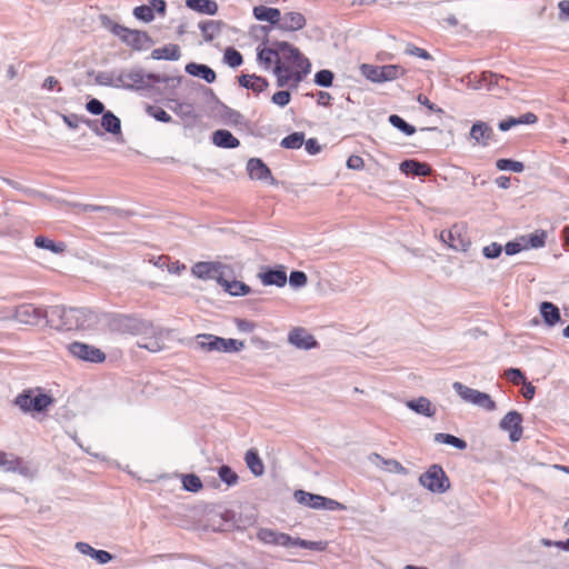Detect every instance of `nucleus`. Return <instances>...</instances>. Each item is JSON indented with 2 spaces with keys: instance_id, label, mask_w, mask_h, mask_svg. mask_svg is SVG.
Returning a JSON list of instances; mask_svg holds the SVG:
<instances>
[{
  "instance_id": "ddd939ff",
  "label": "nucleus",
  "mask_w": 569,
  "mask_h": 569,
  "mask_svg": "<svg viewBox=\"0 0 569 569\" xmlns=\"http://www.w3.org/2000/svg\"><path fill=\"white\" fill-rule=\"evenodd\" d=\"M440 239L455 250H466L470 243L462 227L455 224L440 233Z\"/></svg>"
},
{
  "instance_id": "a878e982",
  "label": "nucleus",
  "mask_w": 569,
  "mask_h": 569,
  "mask_svg": "<svg viewBox=\"0 0 569 569\" xmlns=\"http://www.w3.org/2000/svg\"><path fill=\"white\" fill-rule=\"evenodd\" d=\"M540 313L548 326H555L560 321V311L552 302L545 301L540 305Z\"/></svg>"
},
{
  "instance_id": "2f4dec72",
  "label": "nucleus",
  "mask_w": 569,
  "mask_h": 569,
  "mask_svg": "<svg viewBox=\"0 0 569 569\" xmlns=\"http://www.w3.org/2000/svg\"><path fill=\"white\" fill-rule=\"evenodd\" d=\"M34 244L38 248L47 249L54 253H62L66 251V248H67L64 242H54L53 240H51L47 237H43V236L37 237L34 239Z\"/></svg>"
},
{
  "instance_id": "a211bd4d",
  "label": "nucleus",
  "mask_w": 569,
  "mask_h": 569,
  "mask_svg": "<svg viewBox=\"0 0 569 569\" xmlns=\"http://www.w3.org/2000/svg\"><path fill=\"white\" fill-rule=\"evenodd\" d=\"M400 170L407 176L427 177L431 174V167L417 160H405L400 163Z\"/></svg>"
},
{
  "instance_id": "f704fd0d",
  "label": "nucleus",
  "mask_w": 569,
  "mask_h": 569,
  "mask_svg": "<svg viewBox=\"0 0 569 569\" xmlns=\"http://www.w3.org/2000/svg\"><path fill=\"white\" fill-rule=\"evenodd\" d=\"M405 74V69L397 64L380 66V80L391 81Z\"/></svg>"
},
{
  "instance_id": "c85d7f7f",
  "label": "nucleus",
  "mask_w": 569,
  "mask_h": 569,
  "mask_svg": "<svg viewBox=\"0 0 569 569\" xmlns=\"http://www.w3.org/2000/svg\"><path fill=\"white\" fill-rule=\"evenodd\" d=\"M280 57V47L278 50H273L271 48H263L258 52V61L264 67V69H270L272 63H278V59Z\"/></svg>"
},
{
  "instance_id": "864d4df0",
  "label": "nucleus",
  "mask_w": 569,
  "mask_h": 569,
  "mask_svg": "<svg viewBox=\"0 0 569 569\" xmlns=\"http://www.w3.org/2000/svg\"><path fill=\"white\" fill-rule=\"evenodd\" d=\"M405 51L407 54L415 56L425 60L431 59V54L427 50L416 47L411 43L406 47Z\"/></svg>"
},
{
  "instance_id": "4c0bfd02",
  "label": "nucleus",
  "mask_w": 569,
  "mask_h": 569,
  "mask_svg": "<svg viewBox=\"0 0 569 569\" xmlns=\"http://www.w3.org/2000/svg\"><path fill=\"white\" fill-rule=\"evenodd\" d=\"M436 440L438 442H442V443H447V445H451L458 449H466L467 448V443L465 440L458 438V437H455L452 435H448V433H437L436 435Z\"/></svg>"
},
{
  "instance_id": "5fc2aeb1",
  "label": "nucleus",
  "mask_w": 569,
  "mask_h": 569,
  "mask_svg": "<svg viewBox=\"0 0 569 569\" xmlns=\"http://www.w3.org/2000/svg\"><path fill=\"white\" fill-rule=\"evenodd\" d=\"M290 98H291L290 92L282 90V91L276 92L272 96L271 100L273 103H276L280 107H284L290 102Z\"/></svg>"
},
{
  "instance_id": "39448f33",
  "label": "nucleus",
  "mask_w": 569,
  "mask_h": 569,
  "mask_svg": "<svg viewBox=\"0 0 569 569\" xmlns=\"http://www.w3.org/2000/svg\"><path fill=\"white\" fill-rule=\"evenodd\" d=\"M452 387L459 397L466 402L478 406L487 411H493L497 407L490 395L486 392L469 388L458 381L453 382Z\"/></svg>"
},
{
  "instance_id": "a19ab883",
  "label": "nucleus",
  "mask_w": 569,
  "mask_h": 569,
  "mask_svg": "<svg viewBox=\"0 0 569 569\" xmlns=\"http://www.w3.org/2000/svg\"><path fill=\"white\" fill-rule=\"evenodd\" d=\"M146 111L150 117L154 118L158 121L168 123L172 120L171 116L160 107L147 106Z\"/></svg>"
},
{
  "instance_id": "8fccbe9b",
  "label": "nucleus",
  "mask_w": 569,
  "mask_h": 569,
  "mask_svg": "<svg viewBox=\"0 0 569 569\" xmlns=\"http://www.w3.org/2000/svg\"><path fill=\"white\" fill-rule=\"evenodd\" d=\"M506 378L515 386L522 385L526 381V377L520 369L510 368L505 371Z\"/></svg>"
},
{
  "instance_id": "f03ea898",
  "label": "nucleus",
  "mask_w": 569,
  "mask_h": 569,
  "mask_svg": "<svg viewBox=\"0 0 569 569\" xmlns=\"http://www.w3.org/2000/svg\"><path fill=\"white\" fill-rule=\"evenodd\" d=\"M99 321L98 313L87 308L54 306L49 310V322L61 330H91Z\"/></svg>"
},
{
  "instance_id": "774afa93",
  "label": "nucleus",
  "mask_w": 569,
  "mask_h": 569,
  "mask_svg": "<svg viewBox=\"0 0 569 569\" xmlns=\"http://www.w3.org/2000/svg\"><path fill=\"white\" fill-rule=\"evenodd\" d=\"M332 97L327 91H319L317 94V103L319 106L329 107L331 104Z\"/></svg>"
},
{
  "instance_id": "7c9ffc66",
  "label": "nucleus",
  "mask_w": 569,
  "mask_h": 569,
  "mask_svg": "<svg viewBox=\"0 0 569 569\" xmlns=\"http://www.w3.org/2000/svg\"><path fill=\"white\" fill-rule=\"evenodd\" d=\"M170 109L183 120H196L197 113L192 103L174 101Z\"/></svg>"
},
{
  "instance_id": "1a4fd4ad",
  "label": "nucleus",
  "mask_w": 569,
  "mask_h": 569,
  "mask_svg": "<svg viewBox=\"0 0 569 569\" xmlns=\"http://www.w3.org/2000/svg\"><path fill=\"white\" fill-rule=\"evenodd\" d=\"M44 318L49 319V311L34 307L31 303H23L17 307L13 315L14 320L29 326L38 325Z\"/></svg>"
},
{
  "instance_id": "c756f323",
  "label": "nucleus",
  "mask_w": 569,
  "mask_h": 569,
  "mask_svg": "<svg viewBox=\"0 0 569 569\" xmlns=\"http://www.w3.org/2000/svg\"><path fill=\"white\" fill-rule=\"evenodd\" d=\"M244 461L253 475L261 476L263 473L264 467L256 450H248L244 456Z\"/></svg>"
},
{
  "instance_id": "09e8293b",
  "label": "nucleus",
  "mask_w": 569,
  "mask_h": 569,
  "mask_svg": "<svg viewBox=\"0 0 569 569\" xmlns=\"http://www.w3.org/2000/svg\"><path fill=\"white\" fill-rule=\"evenodd\" d=\"M333 81V73L330 70H320L315 76V82L321 87H330Z\"/></svg>"
},
{
  "instance_id": "4468645a",
  "label": "nucleus",
  "mask_w": 569,
  "mask_h": 569,
  "mask_svg": "<svg viewBox=\"0 0 569 569\" xmlns=\"http://www.w3.org/2000/svg\"><path fill=\"white\" fill-rule=\"evenodd\" d=\"M258 539L267 545L291 547L293 538L284 532H278L269 528H262L257 533Z\"/></svg>"
},
{
  "instance_id": "9d476101",
  "label": "nucleus",
  "mask_w": 569,
  "mask_h": 569,
  "mask_svg": "<svg viewBox=\"0 0 569 569\" xmlns=\"http://www.w3.org/2000/svg\"><path fill=\"white\" fill-rule=\"evenodd\" d=\"M223 264L216 261H200L192 266L191 273L193 277L201 280H217L221 283L223 276Z\"/></svg>"
},
{
  "instance_id": "3c124183",
  "label": "nucleus",
  "mask_w": 569,
  "mask_h": 569,
  "mask_svg": "<svg viewBox=\"0 0 569 569\" xmlns=\"http://www.w3.org/2000/svg\"><path fill=\"white\" fill-rule=\"evenodd\" d=\"M291 546L301 547L310 550H322L325 547L320 541H308L300 538H293Z\"/></svg>"
},
{
  "instance_id": "f257e3e1",
  "label": "nucleus",
  "mask_w": 569,
  "mask_h": 569,
  "mask_svg": "<svg viewBox=\"0 0 569 569\" xmlns=\"http://www.w3.org/2000/svg\"><path fill=\"white\" fill-rule=\"evenodd\" d=\"M309 71V60L297 48L287 42L280 43V57L273 69L279 87H298Z\"/></svg>"
},
{
  "instance_id": "6e6552de",
  "label": "nucleus",
  "mask_w": 569,
  "mask_h": 569,
  "mask_svg": "<svg viewBox=\"0 0 569 569\" xmlns=\"http://www.w3.org/2000/svg\"><path fill=\"white\" fill-rule=\"evenodd\" d=\"M110 31L120 38L123 42L137 50L143 49L150 41L147 32L132 30L118 23H113L110 28Z\"/></svg>"
},
{
  "instance_id": "6e6d98bb",
  "label": "nucleus",
  "mask_w": 569,
  "mask_h": 569,
  "mask_svg": "<svg viewBox=\"0 0 569 569\" xmlns=\"http://www.w3.org/2000/svg\"><path fill=\"white\" fill-rule=\"evenodd\" d=\"M73 210L79 212H92V211H101L104 209L102 206L97 204H84V203H70L69 204Z\"/></svg>"
},
{
  "instance_id": "7ed1b4c3",
  "label": "nucleus",
  "mask_w": 569,
  "mask_h": 569,
  "mask_svg": "<svg viewBox=\"0 0 569 569\" xmlns=\"http://www.w3.org/2000/svg\"><path fill=\"white\" fill-rule=\"evenodd\" d=\"M199 348L207 352H238L244 343L237 339H226L210 333H200L196 337Z\"/></svg>"
},
{
  "instance_id": "a18cd8bd",
  "label": "nucleus",
  "mask_w": 569,
  "mask_h": 569,
  "mask_svg": "<svg viewBox=\"0 0 569 569\" xmlns=\"http://www.w3.org/2000/svg\"><path fill=\"white\" fill-rule=\"evenodd\" d=\"M218 475L220 479L229 486L236 485L238 481V476L232 469L228 466H221L219 468Z\"/></svg>"
},
{
  "instance_id": "412c9836",
  "label": "nucleus",
  "mask_w": 569,
  "mask_h": 569,
  "mask_svg": "<svg viewBox=\"0 0 569 569\" xmlns=\"http://www.w3.org/2000/svg\"><path fill=\"white\" fill-rule=\"evenodd\" d=\"M492 136V128L486 122L478 121L471 127L470 137L479 144L487 146Z\"/></svg>"
},
{
  "instance_id": "b1692460",
  "label": "nucleus",
  "mask_w": 569,
  "mask_h": 569,
  "mask_svg": "<svg viewBox=\"0 0 569 569\" xmlns=\"http://www.w3.org/2000/svg\"><path fill=\"white\" fill-rule=\"evenodd\" d=\"M186 71L194 77H200L207 82L211 83L216 80V72L206 64L189 63L186 67Z\"/></svg>"
},
{
  "instance_id": "c9c22d12",
  "label": "nucleus",
  "mask_w": 569,
  "mask_h": 569,
  "mask_svg": "<svg viewBox=\"0 0 569 569\" xmlns=\"http://www.w3.org/2000/svg\"><path fill=\"white\" fill-rule=\"evenodd\" d=\"M220 284L224 287L226 291H228L232 296H243L249 292V287L243 282L237 280L228 281L222 277Z\"/></svg>"
},
{
  "instance_id": "423d86ee",
  "label": "nucleus",
  "mask_w": 569,
  "mask_h": 569,
  "mask_svg": "<svg viewBox=\"0 0 569 569\" xmlns=\"http://www.w3.org/2000/svg\"><path fill=\"white\" fill-rule=\"evenodd\" d=\"M293 497L300 505L312 509L345 510L346 507L332 499L307 492L305 490H296Z\"/></svg>"
},
{
  "instance_id": "4d7b16f0",
  "label": "nucleus",
  "mask_w": 569,
  "mask_h": 569,
  "mask_svg": "<svg viewBox=\"0 0 569 569\" xmlns=\"http://www.w3.org/2000/svg\"><path fill=\"white\" fill-rule=\"evenodd\" d=\"M417 101H418L420 104H422V106H425L426 108H428V110H429V111H431V112H436V113H442V112H443V110H442L441 108H439V107H437L435 103H432V102L428 99V97H427V96H425V94H422V93L418 94V97H417Z\"/></svg>"
},
{
  "instance_id": "58836bf2",
  "label": "nucleus",
  "mask_w": 569,
  "mask_h": 569,
  "mask_svg": "<svg viewBox=\"0 0 569 569\" xmlns=\"http://www.w3.org/2000/svg\"><path fill=\"white\" fill-rule=\"evenodd\" d=\"M182 486L188 491L198 492L202 488V482L198 476L190 473L182 477Z\"/></svg>"
},
{
  "instance_id": "bb28decb",
  "label": "nucleus",
  "mask_w": 569,
  "mask_h": 569,
  "mask_svg": "<svg viewBox=\"0 0 569 569\" xmlns=\"http://www.w3.org/2000/svg\"><path fill=\"white\" fill-rule=\"evenodd\" d=\"M186 4L191 10L211 16L218 12V4L213 0H187Z\"/></svg>"
},
{
  "instance_id": "9b49d317",
  "label": "nucleus",
  "mask_w": 569,
  "mask_h": 569,
  "mask_svg": "<svg viewBox=\"0 0 569 569\" xmlns=\"http://www.w3.org/2000/svg\"><path fill=\"white\" fill-rule=\"evenodd\" d=\"M70 353L81 360L100 363L106 360V355L99 348L83 342H72L69 345Z\"/></svg>"
},
{
  "instance_id": "603ef678",
  "label": "nucleus",
  "mask_w": 569,
  "mask_h": 569,
  "mask_svg": "<svg viewBox=\"0 0 569 569\" xmlns=\"http://www.w3.org/2000/svg\"><path fill=\"white\" fill-rule=\"evenodd\" d=\"M377 458L381 459L383 466H386L387 470L395 472V473H405L406 469L405 467L395 459H383L379 455H376Z\"/></svg>"
},
{
  "instance_id": "69168bd1",
  "label": "nucleus",
  "mask_w": 569,
  "mask_h": 569,
  "mask_svg": "<svg viewBox=\"0 0 569 569\" xmlns=\"http://www.w3.org/2000/svg\"><path fill=\"white\" fill-rule=\"evenodd\" d=\"M170 273H176V274H179L181 273L183 270H186V266L183 263H180V261L176 260V261H172L171 259L169 260V263L167 264V268H166Z\"/></svg>"
},
{
  "instance_id": "cd10ccee",
  "label": "nucleus",
  "mask_w": 569,
  "mask_h": 569,
  "mask_svg": "<svg viewBox=\"0 0 569 569\" xmlns=\"http://www.w3.org/2000/svg\"><path fill=\"white\" fill-rule=\"evenodd\" d=\"M261 280L264 284H274L278 287H282L287 282V273L284 270H267L261 276Z\"/></svg>"
},
{
  "instance_id": "13d9d810",
  "label": "nucleus",
  "mask_w": 569,
  "mask_h": 569,
  "mask_svg": "<svg viewBox=\"0 0 569 569\" xmlns=\"http://www.w3.org/2000/svg\"><path fill=\"white\" fill-rule=\"evenodd\" d=\"M501 250H502L501 246L493 242L489 246H486L483 248L482 252H483L485 257L492 259V258L499 257L501 253Z\"/></svg>"
},
{
  "instance_id": "bf43d9fd",
  "label": "nucleus",
  "mask_w": 569,
  "mask_h": 569,
  "mask_svg": "<svg viewBox=\"0 0 569 569\" xmlns=\"http://www.w3.org/2000/svg\"><path fill=\"white\" fill-rule=\"evenodd\" d=\"M546 242V233L543 231L530 234L529 243L533 248L543 247Z\"/></svg>"
},
{
  "instance_id": "5701e85b",
  "label": "nucleus",
  "mask_w": 569,
  "mask_h": 569,
  "mask_svg": "<svg viewBox=\"0 0 569 569\" xmlns=\"http://www.w3.org/2000/svg\"><path fill=\"white\" fill-rule=\"evenodd\" d=\"M212 142L221 148H237L240 141L228 130H217L212 134Z\"/></svg>"
},
{
  "instance_id": "79ce46f5",
  "label": "nucleus",
  "mask_w": 569,
  "mask_h": 569,
  "mask_svg": "<svg viewBox=\"0 0 569 569\" xmlns=\"http://www.w3.org/2000/svg\"><path fill=\"white\" fill-rule=\"evenodd\" d=\"M499 170H510L512 172H521L523 170V163L511 159H499L496 163Z\"/></svg>"
},
{
  "instance_id": "0eeeda50",
  "label": "nucleus",
  "mask_w": 569,
  "mask_h": 569,
  "mask_svg": "<svg viewBox=\"0 0 569 569\" xmlns=\"http://www.w3.org/2000/svg\"><path fill=\"white\" fill-rule=\"evenodd\" d=\"M419 480L425 488L432 492H445L449 488V479L438 465H432L420 476Z\"/></svg>"
},
{
  "instance_id": "6ab92c4d",
  "label": "nucleus",
  "mask_w": 569,
  "mask_h": 569,
  "mask_svg": "<svg viewBox=\"0 0 569 569\" xmlns=\"http://www.w3.org/2000/svg\"><path fill=\"white\" fill-rule=\"evenodd\" d=\"M0 469L6 472H20L26 470L22 458L0 450Z\"/></svg>"
},
{
  "instance_id": "393cba45",
  "label": "nucleus",
  "mask_w": 569,
  "mask_h": 569,
  "mask_svg": "<svg viewBox=\"0 0 569 569\" xmlns=\"http://www.w3.org/2000/svg\"><path fill=\"white\" fill-rule=\"evenodd\" d=\"M181 56V51L178 44L170 43L161 48H157L152 51L151 57L157 60H178Z\"/></svg>"
},
{
  "instance_id": "4be33fe9",
  "label": "nucleus",
  "mask_w": 569,
  "mask_h": 569,
  "mask_svg": "<svg viewBox=\"0 0 569 569\" xmlns=\"http://www.w3.org/2000/svg\"><path fill=\"white\" fill-rule=\"evenodd\" d=\"M253 17L259 21H267L271 24H277L280 22V10L272 7L267 6H257L252 10Z\"/></svg>"
},
{
  "instance_id": "ea45409f",
  "label": "nucleus",
  "mask_w": 569,
  "mask_h": 569,
  "mask_svg": "<svg viewBox=\"0 0 569 569\" xmlns=\"http://www.w3.org/2000/svg\"><path fill=\"white\" fill-rule=\"evenodd\" d=\"M389 121L393 127H396L407 136H411L416 132V128L413 126L407 123L401 117L397 114H391L389 117Z\"/></svg>"
},
{
  "instance_id": "e433bc0d",
  "label": "nucleus",
  "mask_w": 569,
  "mask_h": 569,
  "mask_svg": "<svg viewBox=\"0 0 569 569\" xmlns=\"http://www.w3.org/2000/svg\"><path fill=\"white\" fill-rule=\"evenodd\" d=\"M305 142L302 132H293L281 140V147L286 149H299Z\"/></svg>"
},
{
  "instance_id": "e2e57ef3",
  "label": "nucleus",
  "mask_w": 569,
  "mask_h": 569,
  "mask_svg": "<svg viewBox=\"0 0 569 569\" xmlns=\"http://www.w3.org/2000/svg\"><path fill=\"white\" fill-rule=\"evenodd\" d=\"M347 167L355 170H360L365 167V161L359 156H350L347 160Z\"/></svg>"
},
{
  "instance_id": "0e129e2a",
  "label": "nucleus",
  "mask_w": 569,
  "mask_h": 569,
  "mask_svg": "<svg viewBox=\"0 0 569 569\" xmlns=\"http://www.w3.org/2000/svg\"><path fill=\"white\" fill-rule=\"evenodd\" d=\"M521 393L527 400H531L536 395V387L531 382L525 381Z\"/></svg>"
},
{
  "instance_id": "052dcab7",
  "label": "nucleus",
  "mask_w": 569,
  "mask_h": 569,
  "mask_svg": "<svg viewBox=\"0 0 569 569\" xmlns=\"http://www.w3.org/2000/svg\"><path fill=\"white\" fill-rule=\"evenodd\" d=\"M290 282L296 287L305 286L307 283V276L302 271H292L290 274Z\"/></svg>"
},
{
  "instance_id": "2eb2a0df",
  "label": "nucleus",
  "mask_w": 569,
  "mask_h": 569,
  "mask_svg": "<svg viewBox=\"0 0 569 569\" xmlns=\"http://www.w3.org/2000/svg\"><path fill=\"white\" fill-rule=\"evenodd\" d=\"M288 341L299 349H311L318 346L317 340L305 328H293L288 335Z\"/></svg>"
},
{
  "instance_id": "aec40b11",
  "label": "nucleus",
  "mask_w": 569,
  "mask_h": 569,
  "mask_svg": "<svg viewBox=\"0 0 569 569\" xmlns=\"http://www.w3.org/2000/svg\"><path fill=\"white\" fill-rule=\"evenodd\" d=\"M239 84L246 89L252 90L254 93L263 92L269 86L267 79L256 74L240 76Z\"/></svg>"
},
{
  "instance_id": "f3484780",
  "label": "nucleus",
  "mask_w": 569,
  "mask_h": 569,
  "mask_svg": "<svg viewBox=\"0 0 569 569\" xmlns=\"http://www.w3.org/2000/svg\"><path fill=\"white\" fill-rule=\"evenodd\" d=\"M247 170H248L249 177L251 179H254V180L270 179L271 181L274 180L270 169L267 167V164L262 160H260L258 158H252L248 161Z\"/></svg>"
},
{
  "instance_id": "338daca9",
  "label": "nucleus",
  "mask_w": 569,
  "mask_h": 569,
  "mask_svg": "<svg viewBox=\"0 0 569 569\" xmlns=\"http://www.w3.org/2000/svg\"><path fill=\"white\" fill-rule=\"evenodd\" d=\"M305 147H306V150L310 154H316V153L320 152V150H321L320 144L318 143L317 139H315V138L308 139L305 142Z\"/></svg>"
},
{
  "instance_id": "49530a36",
  "label": "nucleus",
  "mask_w": 569,
  "mask_h": 569,
  "mask_svg": "<svg viewBox=\"0 0 569 569\" xmlns=\"http://www.w3.org/2000/svg\"><path fill=\"white\" fill-rule=\"evenodd\" d=\"M361 72L367 79H369L373 82H381L380 66L362 64Z\"/></svg>"
},
{
  "instance_id": "c03bdc74",
  "label": "nucleus",
  "mask_w": 569,
  "mask_h": 569,
  "mask_svg": "<svg viewBox=\"0 0 569 569\" xmlns=\"http://www.w3.org/2000/svg\"><path fill=\"white\" fill-rule=\"evenodd\" d=\"M409 407L419 413L427 416L431 415V403L426 398H419L418 400L410 401Z\"/></svg>"
},
{
  "instance_id": "37998d69",
  "label": "nucleus",
  "mask_w": 569,
  "mask_h": 569,
  "mask_svg": "<svg viewBox=\"0 0 569 569\" xmlns=\"http://www.w3.org/2000/svg\"><path fill=\"white\" fill-rule=\"evenodd\" d=\"M133 16L144 22H150L154 19L153 9L150 6H139L133 9Z\"/></svg>"
},
{
  "instance_id": "de8ad7c7",
  "label": "nucleus",
  "mask_w": 569,
  "mask_h": 569,
  "mask_svg": "<svg viewBox=\"0 0 569 569\" xmlns=\"http://www.w3.org/2000/svg\"><path fill=\"white\" fill-rule=\"evenodd\" d=\"M224 60L230 67L236 68L242 63V56L238 50L228 48L224 52Z\"/></svg>"
},
{
  "instance_id": "f8f14e48",
  "label": "nucleus",
  "mask_w": 569,
  "mask_h": 569,
  "mask_svg": "<svg viewBox=\"0 0 569 569\" xmlns=\"http://www.w3.org/2000/svg\"><path fill=\"white\" fill-rule=\"evenodd\" d=\"M499 427L509 433V439L517 442L522 438V416L516 410H511L500 420Z\"/></svg>"
},
{
  "instance_id": "20e7f679",
  "label": "nucleus",
  "mask_w": 569,
  "mask_h": 569,
  "mask_svg": "<svg viewBox=\"0 0 569 569\" xmlns=\"http://www.w3.org/2000/svg\"><path fill=\"white\" fill-rule=\"evenodd\" d=\"M52 398L46 393H36L29 389L18 395L14 403L24 412H42L52 403Z\"/></svg>"
},
{
  "instance_id": "dca6fc26",
  "label": "nucleus",
  "mask_w": 569,
  "mask_h": 569,
  "mask_svg": "<svg viewBox=\"0 0 569 569\" xmlns=\"http://www.w3.org/2000/svg\"><path fill=\"white\" fill-rule=\"evenodd\" d=\"M307 20L300 12H286L283 16L280 14V22L278 28L282 31H298L305 28Z\"/></svg>"
},
{
  "instance_id": "72a5a7b5",
  "label": "nucleus",
  "mask_w": 569,
  "mask_h": 569,
  "mask_svg": "<svg viewBox=\"0 0 569 569\" xmlns=\"http://www.w3.org/2000/svg\"><path fill=\"white\" fill-rule=\"evenodd\" d=\"M139 348L147 349L151 352H159L164 349V342L160 333H156L152 337L143 338L142 341L138 342Z\"/></svg>"
},
{
  "instance_id": "473e14b6",
  "label": "nucleus",
  "mask_w": 569,
  "mask_h": 569,
  "mask_svg": "<svg viewBox=\"0 0 569 569\" xmlns=\"http://www.w3.org/2000/svg\"><path fill=\"white\" fill-rule=\"evenodd\" d=\"M101 126L107 132L117 134L121 131L120 119L114 116L111 111H107L103 113L101 119Z\"/></svg>"
},
{
  "instance_id": "680f3d73",
  "label": "nucleus",
  "mask_w": 569,
  "mask_h": 569,
  "mask_svg": "<svg viewBox=\"0 0 569 569\" xmlns=\"http://www.w3.org/2000/svg\"><path fill=\"white\" fill-rule=\"evenodd\" d=\"M86 107L87 110L92 114H101L104 110L103 103L98 99H91Z\"/></svg>"
}]
</instances>
